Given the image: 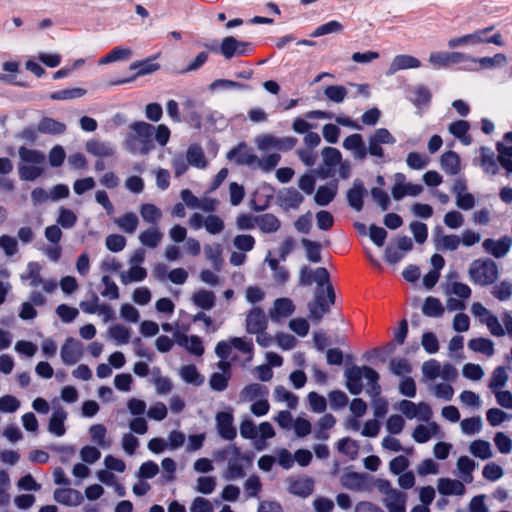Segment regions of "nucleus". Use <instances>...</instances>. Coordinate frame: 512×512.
<instances>
[{
    "instance_id": "nucleus-40",
    "label": "nucleus",
    "mask_w": 512,
    "mask_h": 512,
    "mask_svg": "<svg viewBox=\"0 0 512 512\" xmlns=\"http://www.w3.org/2000/svg\"><path fill=\"white\" fill-rule=\"evenodd\" d=\"M161 239L162 233L157 228L147 229L139 235L140 242L148 248L157 247Z\"/></svg>"
},
{
    "instance_id": "nucleus-34",
    "label": "nucleus",
    "mask_w": 512,
    "mask_h": 512,
    "mask_svg": "<svg viewBox=\"0 0 512 512\" xmlns=\"http://www.w3.org/2000/svg\"><path fill=\"white\" fill-rule=\"evenodd\" d=\"M438 429V425L436 422L430 423V428L425 425L419 424L415 427L412 437L417 443H426L432 437V434L435 433Z\"/></svg>"
},
{
    "instance_id": "nucleus-53",
    "label": "nucleus",
    "mask_w": 512,
    "mask_h": 512,
    "mask_svg": "<svg viewBox=\"0 0 512 512\" xmlns=\"http://www.w3.org/2000/svg\"><path fill=\"white\" fill-rule=\"evenodd\" d=\"M210 90H216L218 88H225V89H239V90H249L251 87L248 84H244L241 82L228 80V79H216L214 80L210 86Z\"/></svg>"
},
{
    "instance_id": "nucleus-56",
    "label": "nucleus",
    "mask_w": 512,
    "mask_h": 512,
    "mask_svg": "<svg viewBox=\"0 0 512 512\" xmlns=\"http://www.w3.org/2000/svg\"><path fill=\"white\" fill-rule=\"evenodd\" d=\"M76 222L77 216L72 210L63 207L60 209L57 223L61 227L69 229L72 228Z\"/></svg>"
},
{
    "instance_id": "nucleus-59",
    "label": "nucleus",
    "mask_w": 512,
    "mask_h": 512,
    "mask_svg": "<svg viewBox=\"0 0 512 512\" xmlns=\"http://www.w3.org/2000/svg\"><path fill=\"white\" fill-rule=\"evenodd\" d=\"M431 99L432 94L426 86L419 85L415 88L413 103L416 106L428 105L431 102Z\"/></svg>"
},
{
    "instance_id": "nucleus-29",
    "label": "nucleus",
    "mask_w": 512,
    "mask_h": 512,
    "mask_svg": "<svg viewBox=\"0 0 512 512\" xmlns=\"http://www.w3.org/2000/svg\"><path fill=\"white\" fill-rule=\"evenodd\" d=\"M256 225H258L262 232L272 233L276 232L280 228V221L275 215L266 213L257 216Z\"/></svg>"
},
{
    "instance_id": "nucleus-24",
    "label": "nucleus",
    "mask_w": 512,
    "mask_h": 512,
    "mask_svg": "<svg viewBox=\"0 0 512 512\" xmlns=\"http://www.w3.org/2000/svg\"><path fill=\"white\" fill-rule=\"evenodd\" d=\"M279 199L287 208L297 209L303 202L304 197L297 189L290 187L280 192Z\"/></svg>"
},
{
    "instance_id": "nucleus-23",
    "label": "nucleus",
    "mask_w": 512,
    "mask_h": 512,
    "mask_svg": "<svg viewBox=\"0 0 512 512\" xmlns=\"http://www.w3.org/2000/svg\"><path fill=\"white\" fill-rule=\"evenodd\" d=\"M337 194V183L330 185H321L318 187L314 201L319 206H326L333 201Z\"/></svg>"
},
{
    "instance_id": "nucleus-6",
    "label": "nucleus",
    "mask_w": 512,
    "mask_h": 512,
    "mask_svg": "<svg viewBox=\"0 0 512 512\" xmlns=\"http://www.w3.org/2000/svg\"><path fill=\"white\" fill-rule=\"evenodd\" d=\"M233 421L234 418L231 412L220 411L216 414V428L222 439L232 441L236 437L237 430Z\"/></svg>"
},
{
    "instance_id": "nucleus-42",
    "label": "nucleus",
    "mask_w": 512,
    "mask_h": 512,
    "mask_svg": "<svg viewBox=\"0 0 512 512\" xmlns=\"http://www.w3.org/2000/svg\"><path fill=\"white\" fill-rule=\"evenodd\" d=\"M337 449L340 453L347 455L354 460L358 456L359 446L355 440L344 437L338 441Z\"/></svg>"
},
{
    "instance_id": "nucleus-3",
    "label": "nucleus",
    "mask_w": 512,
    "mask_h": 512,
    "mask_svg": "<svg viewBox=\"0 0 512 512\" xmlns=\"http://www.w3.org/2000/svg\"><path fill=\"white\" fill-rule=\"evenodd\" d=\"M469 277L474 284L488 286L493 284L498 278L497 264L490 258L476 259L469 267Z\"/></svg>"
},
{
    "instance_id": "nucleus-11",
    "label": "nucleus",
    "mask_w": 512,
    "mask_h": 512,
    "mask_svg": "<svg viewBox=\"0 0 512 512\" xmlns=\"http://www.w3.org/2000/svg\"><path fill=\"white\" fill-rule=\"evenodd\" d=\"M367 194V190L361 180L357 179L353 182V186L347 191V201L349 205L356 211L363 209V198Z\"/></svg>"
},
{
    "instance_id": "nucleus-26",
    "label": "nucleus",
    "mask_w": 512,
    "mask_h": 512,
    "mask_svg": "<svg viewBox=\"0 0 512 512\" xmlns=\"http://www.w3.org/2000/svg\"><path fill=\"white\" fill-rule=\"evenodd\" d=\"M468 348L474 352H479L486 356H492L494 354V343L489 338H473L468 341Z\"/></svg>"
},
{
    "instance_id": "nucleus-46",
    "label": "nucleus",
    "mask_w": 512,
    "mask_h": 512,
    "mask_svg": "<svg viewBox=\"0 0 512 512\" xmlns=\"http://www.w3.org/2000/svg\"><path fill=\"white\" fill-rule=\"evenodd\" d=\"M147 277V271L145 268L139 265H133L127 274L121 275V281L123 284L130 282H141Z\"/></svg>"
},
{
    "instance_id": "nucleus-57",
    "label": "nucleus",
    "mask_w": 512,
    "mask_h": 512,
    "mask_svg": "<svg viewBox=\"0 0 512 512\" xmlns=\"http://www.w3.org/2000/svg\"><path fill=\"white\" fill-rule=\"evenodd\" d=\"M492 295L499 301L508 300L512 296V284L507 281L500 282L493 287Z\"/></svg>"
},
{
    "instance_id": "nucleus-9",
    "label": "nucleus",
    "mask_w": 512,
    "mask_h": 512,
    "mask_svg": "<svg viewBox=\"0 0 512 512\" xmlns=\"http://www.w3.org/2000/svg\"><path fill=\"white\" fill-rule=\"evenodd\" d=\"M364 366H352L345 370L346 388L352 395H359L363 390L362 378Z\"/></svg>"
},
{
    "instance_id": "nucleus-17",
    "label": "nucleus",
    "mask_w": 512,
    "mask_h": 512,
    "mask_svg": "<svg viewBox=\"0 0 512 512\" xmlns=\"http://www.w3.org/2000/svg\"><path fill=\"white\" fill-rule=\"evenodd\" d=\"M314 489V482L311 478H299L292 479L290 481L288 490L291 494L300 496V497H308Z\"/></svg>"
},
{
    "instance_id": "nucleus-4",
    "label": "nucleus",
    "mask_w": 512,
    "mask_h": 512,
    "mask_svg": "<svg viewBox=\"0 0 512 512\" xmlns=\"http://www.w3.org/2000/svg\"><path fill=\"white\" fill-rule=\"evenodd\" d=\"M219 51L226 59H231L235 56L249 55L253 51V47L250 42L240 41L233 36H227L223 38Z\"/></svg>"
},
{
    "instance_id": "nucleus-31",
    "label": "nucleus",
    "mask_w": 512,
    "mask_h": 512,
    "mask_svg": "<svg viewBox=\"0 0 512 512\" xmlns=\"http://www.w3.org/2000/svg\"><path fill=\"white\" fill-rule=\"evenodd\" d=\"M364 377L368 380L369 389L367 392L377 398L381 394V386L379 384V374L371 367L364 366Z\"/></svg>"
},
{
    "instance_id": "nucleus-44",
    "label": "nucleus",
    "mask_w": 512,
    "mask_h": 512,
    "mask_svg": "<svg viewBox=\"0 0 512 512\" xmlns=\"http://www.w3.org/2000/svg\"><path fill=\"white\" fill-rule=\"evenodd\" d=\"M87 93L86 89L83 88H67L52 92L50 94V99L52 100H69L80 98Z\"/></svg>"
},
{
    "instance_id": "nucleus-20",
    "label": "nucleus",
    "mask_w": 512,
    "mask_h": 512,
    "mask_svg": "<svg viewBox=\"0 0 512 512\" xmlns=\"http://www.w3.org/2000/svg\"><path fill=\"white\" fill-rule=\"evenodd\" d=\"M67 418V412L63 408L56 409L49 420L48 430L50 433L56 436H62L65 434L64 422Z\"/></svg>"
},
{
    "instance_id": "nucleus-49",
    "label": "nucleus",
    "mask_w": 512,
    "mask_h": 512,
    "mask_svg": "<svg viewBox=\"0 0 512 512\" xmlns=\"http://www.w3.org/2000/svg\"><path fill=\"white\" fill-rule=\"evenodd\" d=\"M230 378L231 372H228L227 374H221L219 372L213 373L209 380L211 389L217 392L224 391L228 387Z\"/></svg>"
},
{
    "instance_id": "nucleus-16",
    "label": "nucleus",
    "mask_w": 512,
    "mask_h": 512,
    "mask_svg": "<svg viewBox=\"0 0 512 512\" xmlns=\"http://www.w3.org/2000/svg\"><path fill=\"white\" fill-rule=\"evenodd\" d=\"M421 66V62L414 56L401 54L394 57L392 60L389 73H395L399 70L419 68Z\"/></svg>"
},
{
    "instance_id": "nucleus-25",
    "label": "nucleus",
    "mask_w": 512,
    "mask_h": 512,
    "mask_svg": "<svg viewBox=\"0 0 512 512\" xmlns=\"http://www.w3.org/2000/svg\"><path fill=\"white\" fill-rule=\"evenodd\" d=\"M192 302L203 310H210L215 306V295L212 291L200 289L192 295Z\"/></svg>"
},
{
    "instance_id": "nucleus-39",
    "label": "nucleus",
    "mask_w": 512,
    "mask_h": 512,
    "mask_svg": "<svg viewBox=\"0 0 512 512\" xmlns=\"http://www.w3.org/2000/svg\"><path fill=\"white\" fill-rule=\"evenodd\" d=\"M115 223L126 233L133 234L138 226L139 220L136 214L128 212L115 220Z\"/></svg>"
},
{
    "instance_id": "nucleus-63",
    "label": "nucleus",
    "mask_w": 512,
    "mask_h": 512,
    "mask_svg": "<svg viewBox=\"0 0 512 512\" xmlns=\"http://www.w3.org/2000/svg\"><path fill=\"white\" fill-rule=\"evenodd\" d=\"M421 344L424 350L429 354H434L439 350V342L433 332H425L422 335Z\"/></svg>"
},
{
    "instance_id": "nucleus-55",
    "label": "nucleus",
    "mask_w": 512,
    "mask_h": 512,
    "mask_svg": "<svg viewBox=\"0 0 512 512\" xmlns=\"http://www.w3.org/2000/svg\"><path fill=\"white\" fill-rule=\"evenodd\" d=\"M109 334L120 344H126L130 339V330L121 324L111 326L109 328Z\"/></svg>"
},
{
    "instance_id": "nucleus-19",
    "label": "nucleus",
    "mask_w": 512,
    "mask_h": 512,
    "mask_svg": "<svg viewBox=\"0 0 512 512\" xmlns=\"http://www.w3.org/2000/svg\"><path fill=\"white\" fill-rule=\"evenodd\" d=\"M440 164L445 173L451 176L457 175L461 169L460 157L454 151L443 153L440 158Z\"/></svg>"
},
{
    "instance_id": "nucleus-62",
    "label": "nucleus",
    "mask_w": 512,
    "mask_h": 512,
    "mask_svg": "<svg viewBox=\"0 0 512 512\" xmlns=\"http://www.w3.org/2000/svg\"><path fill=\"white\" fill-rule=\"evenodd\" d=\"M234 246L243 252L251 251L255 246V238L249 234H240L234 238Z\"/></svg>"
},
{
    "instance_id": "nucleus-47",
    "label": "nucleus",
    "mask_w": 512,
    "mask_h": 512,
    "mask_svg": "<svg viewBox=\"0 0 512 512\" xmlns=\"http://www.w3.org/2000/svg\"><path fill=\"white\" fill-rule=\"evenodd\" d=\"M343 30V25L336 21L331 20L326 22L320 26H318L311 34V37H320L330 33H339Z\"/></svg>"
},
{
    "instance_id": "nucleus-36",
    "label": "nucleus",
    "mask_w": 512,
    "mask_h": 512,
    "mask_svg": "<svg viewBox=\"0 0 512 512\" xmlns=\"http://www.w3.org/2000/svg\"><path fill=\"white\" fill-rule=\"evenodd\" d=\"M267 394V387L258 383L248 384L241 391L242 398L249 401L266 396Z\"/></svg>"
},
{
    "instance_id": "nucleus-52",
    "label": "nucleus",
    "mask_w": 512,
    "mask_h": 512,
    "mask_svg": "<svg viewBox=\"0 0 512 512\" xmlns=\"http://www.w3.org/2000/svg\"><path fill=\"white\" fill-rule=\"evenodd\" d=\"M483 42V37H480V34L476 31L471 34H467L461 37L452 38L448 42V46L450 48H454L464 44H479Z\"/></svg>"
},
{
    "instance_id": "nucleus-60",
    "label": "nucleus",
    "mask_w": 512,
    "mask_h": 512,
    "mask_svg": "<svg viewBox=\"0 0 512 512\" xmlns=\"http://www.w3.org/2000/svg\"><path fill=\"white\" fill-rule=\"evenodd\" d=\"M308 401L312 411L316 413H323L327 408L325 397L315 391L308 394Z\"/></svg>"
},
{
    "instance_id": "nucleus-10",
    "label": "nucleus",
    "mask_w": 512,
    "mask_h": 512,
    "mask_svg": "<svg viewBox=\"0 0 512 512\" xmlns=\"http://www.w3.org/2000/svg\"><path fill=\"white\" fill-rule=\"evenodd\" d=\"M56 502L65 506H78L84 498L80 491L73 488H57L54 491Z\"/></svg>"
},
{
    "instance_id": "nucleus-38",
    "label": "nucleus",
    "mask_w": 512,
    "mask_h": 512,
    "mask_svg": "<svg viewBox=\"0 0 512 512\" xmlns=\"http://www.w3.org/2000/svg\"><path fill=\"white\" fill-rule=\"evenodd\" d=\"M470 452L482 460L489 459L492 456L490 443L481 439L474 440L470 444Z\"/></svg>"
},
{
    "instance_id": "nucleus-58",
    "label": "nucleus",
    "mask_w": 512,
    "mask_h": 512,
    "mask_svg": "<svg viewBox=\"0 0 512 512\" xmlns=\"http://www.w3.org/2000/svg\"><path fill=\"white\" fill-rule=\"evenodd\" d=\"M204 227L208 233L216 235L223 231L224 222L217 215H208L205 218V226Z\"/></svg>"
},
{
    "instance_id": "nucleus-54",
    "label": "nucleus",
    "mask_w": 512,
    "mask_h": 512,
    "mask_svg": "<svg viewBox=\"0 0 512 512\" xmlns=\"http://www.w3.org/2000/svg\"><path fill=\"white\" fill-rule=\"evenodd\" d=\"M187 162L195 167L202 168L205 166V156L200 147H190L186 154Z\"/></svg>"
},
{
    "instance_id": "nucleus-35",
    "label": "nucleus",
    "mask_w": 512,
    "mask_h": 512,
    "mask_svg": "<svg viewBox=\"0 0 512 512\" xmlns=\"http://www.w3.org/2000/svg\"><path fill=\"white\" fill-rule=\"evenodd\" d=\"M301 244L306 250V257L312 263H319L322 261L321 257V244L307 238H302Z\"/></svg>"
},
{
    "instance_id": "nucleus-2",
    "label": "nucleus",
    "mask_w": 512,
    "mask_h": 512,
    "mask_svg": "<svg viewBox=\"0 0 512 512\" xmlns=\"http://www.w3.org/2000/svg\"><path fill=\"white\" fill-rule=\"evenodd\" d=\"M129 128L133 133L127 135V146L132 152H138L142 155L148 154L154 148L155 127L144 121H135Z\"/></svg>"
},
{
    "instance_id": "nucleus-43",
    "label": "nucleus",
    "mask_w": 512,
    "mask_h": 512,
    "mask_svg": "<svg viewBox=\"0 0 512 512\" xmlns=\"http://www.w3.org/2000/svg\"><path fill=\"white\" fill-rule=\"evenodd\" d=\"M486 151H488L486 147H481L482 154L480 158V165L486 173L496 175L499 172V167L494 158V154H486Z\"/></svg>"
},
{
    "instance_id": "nucleus-13",
    "label": "nucleus",
    "mask_w": 512,
    "mask_h": 512,
    "mask_svg": "<svg viewBox=\"0 0 512 512\" xmlns=\"http://www.w3.org/2000/svg\"><path fill=\"white\" fill-rule=\"evenodd\" d=\"M511 246V239L508 236H504L499 240L486 239L483 242L484 249L492 254L495 258L504 257Z\"/></svg>"
},
{
    "instance_id": "nucleus-37",
    "label": "nucleus",
    "mask_w": 512,
    "mask_h": 512,
    "mask_svg": "<svg viewBox=\"0 0 512 512\" xmlns=\"http://www.w3.org/2000/svg\"><path fill=\"white\" fill-rule=\"evenodd\" d=\"M295 311V306L289 298H278L274 302L273 317H288Z\"/></svg>"
},
{
    "instance_id": "nucleus-21",
    "label": "nucleus",
    "mask_w": 512,
    "mask_h": 512,
    "mask_svg": "<svg viewBox=\"0 0 512 512\" xmlns=\"http://www.w3.org/2000/svg\"><path fill=\"white\" fill-rule=\"evenodd\" d=\"M449 132L464 145H470L472 142L471 136L468 134L470 124L465 120H457L449 125Z\"/></svg>"
},
{
    "instance_id": "nucleus-12",
    "label": "nucleus",
    "mask_w": 512,
    "mask_h": 512,
    "mask_svg": "<svg viewBox=\"0 0 512 512\" xmlns=\"http://www.w3.org/2000/svg\"><path fill=\"white\" fill-rule=\"evenodd\" d=\"M464 60L460 52H433L429 56V62L435 68L446 67L452 63H459Z\"/></svg>"
},
{
    "instance_id": "nucleus-5",
    "label": "nucleus",
    "mask_w": 512,
    "mask_h": 512,
    "mask_svg": "<svg viewBox=\"0 0 512 512\" xmlns=\"http://www.w3.org/2000/svg\"><path fill=\"white\" fill-rule=\"evenodd\" d=\"M62 362L67 366L76 364L83 355V345L73 337H68L60 351Z\"/></svg>"
},
{
    "instance_id": "nucleus-33",
    "label": "nucleus",
    "mask_w": 512,
    "mask_h": 512,
    "mask_svg": "<svg viewBox=\"0 0 512 512\" xmlns=\"http://www.w3.org/2000/svg\"><path fill=\"white\" fill-rule=\"evenodd\" d=\"M180 374L186 383L200 386L204 382V377L198 372L193 364L182 366Z\"/></svg>"
},
{
    "instance_id": "nucleus-27",
    "label": "nucleus",
    "mask_w": 512,
    "mask_h": 512,
    "mask_svg": "<svg viewBox=\"0 0 512 512\" xmlns=\"http://www.w3.org/2000/svg\"><path fill=\"white\" fill-rule=\"evenodd\" d=\"M132 56V50L128 47L116 46L99 60V64H108L115 61L128 60Z\"/></svg>"
},
{
    "instance_id": "nucleus-28",
    "label": "nucleus",
    "mask_w": 512,
    "mask_h": 512,
    "mask_svg": "<svg viewBox=\"0 0 512 512\" xmlns=\"http://www.w3.org/2000/svg\"><path fill=\"white\" fill-rule=\"evenodd\" d=\"M422 312L427 317H441L444 314V307L438 298L428 296L424 300Z\"/></svg>"
},
{
    "instance_id": "nucleus-51",
    "label": "nucleus",
    "mask_w": 512,
    "mask_h": 512,
    "mask_svg": "<svg viewBox=\"0 0 512 512\" xmlns=\"http://www.w3.org/2000/svg\"><path fill=\"white\" fill-rule=\"evenodd\" d=\"M275 396L278 400L285 401L290 409H295L298 404V397L286 390L282 385L276 386L274 390Z\"/></svg>"
},
{
    "instance_id": "nucleus-30",
    "label": "nucleus",
    "mask_w": 512,
    "mask_h": 512,
    "mask_svg": "<svg viewBox=\"0 0 512 512\" xmlns=\"http://www.w3.org/2000/svg\"><path fill=\"white\" fill-rule=\"evenodd\" d=\"M20 159L25 163L32 165H39L45 162V155L36 149H29L25 146H21L18 150Z\"/></svg>"
},
{
    "instance_id": "nucleus-18",
    "label": "nucleus",
    "mask_w": 512,
    "mask_h": 512,
    "mask_svg": "<svg viewBox=\"0 0 512 512\" xmlns=\"http://www.w3.org/2000/svg\"><path fill=\"white\" fill-rule=\"evenodd\" d=\"M438 492L442 495H462L465 491L464 484L456 479L440 478L437 485Z\"/></svg>"
},
{
    "instance_id": "nucleus-8",
    "label": "nucleus",
    "mask_w": 512,
    "mask_h": 512,
    "mask_svg": "<svg viewBox=\"0 0 512 512\" xmlns=\"http://www.w3.org/2000/svg\"><path fill=\"white\" fill-rule=\"evenodd\" d=\"M228 159H235L237 165L254 166L259 158L248 149L246 143H240L227 154Z\"/></svg>"
},
{
    "instance_id": "nucleus-7",
    "label": "nucleus",
    "mask_w": 512,
    "mask_h": 512,
    "mask_svg": "<svg viewBox=\"0 0 512 512\" xmlns=\"http://www.w3.org/2000/svg\"><path fill=\"white\" fill-rule=\"evenodd\" d=\"M268 320L265 312L260 307H253L246 317V331L249 334H254L266 330Z\"/></svg>"
},
{
    "instance_id": "nucleus-48",
    "label": "nucleus",
    "mask_w": 512,
    "mask_h": 512,
    "mask_svg": "<svg viewBox=\"0 0 512 512\" xmlns=\"http://www.w3.org/2000/svg\"><path fill=\"white\" fill-rule=\"evenodd\" d=\"M322 157L324 164L329 168H334L341 163V152L334 147H325L322 150Z\"/></svg>"
},
{
    "instance_id": "nucleus-41",
    "label": "nucleus",
    "mask_w": 512,
    "mask_h": 512,
    "mask_svg": "<svg viewBox=\"0 0 512 512\" xmlns=\"http://www.w3.org/2000/svg\"><path fill=\"white\" fill-rule=\"evenodd\" d=\"M140 214L144 221L151 224H157V222L162 217L161 210L154 204L150 203H145L141 205Z\"/></svg>"
},
{
    "instance_id": "nucleus-50",
    "label": "nucleus",
    "mask_w": 512,
    "mask_h": 512,
    "mask_svg": "<svg viewBox=\"0 0 512 512\" xmlns=\"http://www.w3.org/2000/svg\"><path fill=\"white\" fill-rule=\"evenodd\" d=\"M324 93L329 100L341 103L347 96V89L341 85H329L325 88Z\"/></svg>"
},
{
    "instance_id": "nucleus-64",
    "label": "nucleus",
    "mask_w": 512,
    "mask_h": 512,
    "mask_svg": "<svg viewBox=\"0 0 512 512\" xmlns=\"http://www.w3.org/2000/svg\"><path fill=\"white\" fill-rule=\"evenodd\" d=\"M105 244L111 252H120L126 245V239L120 234H110L106 237Z\"/></svg>"
},
{
    "instance_id": "nucleus-15",
    "label": "nucleus",
    "mask_w": 512,
    "mask_h": 512,
    "mask_svg": "<svg viewBox=\"0 0 512 512\" xmlns=\"http://www.w3.org/2000/svg\"><path fill=\"white\" fill-rule=\"evenodd\" d=\"M130 70H137L135 75L129 79L117 81L115 84L130 82L137 76H144L157 71L160 68L158 63L153 62L152 58L136 61L130 65Z\"/></svg>"
},
{
    "instance_id": "nucleus-45",
    "label": "nucleus",
    "mask_w": 512,
    "mask_h": 512,
    "mask_svg": "<svg viewBox=\"0 0 512 512\" xmlns=\"http://www.w3.org/2000/svg\"><path fill=\"white\" fill-rule=\"evenodd\" d=\"M18 173L21 180L34 181L44 173V168L37 165H21Z\"/></svg>"
},
{
    "instance_id": "nucleus-22",
    "label": "nucleus",
    "mask_w": 512,
    "mask_h": 512,
    "mask_svg": "<svg viewBox=\"0 0 512 512\" xmlns=\"http://www.w3.org/2000/svg\"><path fill=\"white\" fill-rule=\"evenodd\" d=\"M37 131L42 134L59 135L66 131V125L50 117H43L37 126Z\"/></svg>"
},
{
    "instance_id": "nucleus-61",
    "label": "nucleus",
    "mask_w": 512,
    "mask_h": 512,
    "mask_svg": "<svg viewBox=\"0 0 512 512\" xmlns=\"http://www.w3.org/2000/svg\"><path fill=\"white\" fill-rule=\"evenodd\" d=\"M461 239L457 235H443L436 245L438 250L455 251L460 245Z\"/></svg>"
},
{
    "instance_id": "nucleus-14",
    "label": "nucleus",
    "mask_w": 512,
    "mask_h": 512,
    "mask_svg": "<svg viewBox=\"0 0 512 512\" xmlns=\"http://www.w3.org/2000/svg\"><path fill=\"white\" fill-rule=\"evenodd\" d=\"M368 475L365 473H358L353 471H346L341 476V484L343 487L350 490H362L366 488Z\"/></svg>"
},
{
    "instance_id": "nucleus-32",
    "label": "nucleus",
    "mask_w": 512,
    "mask_h": 512,
    "mask_svg": "<svg viewBox=\"0 0 512 512\" xmlns=\"http://www.w3.org/2000/svg\"><path fill=\"white\" fill-rule=\"evenodd\" d=\"M86 150L88 153L100 156V157H108L114 154L113 148L99 140H90L86 143Z\"/></svg>"
},
{
    "instance_id": "nucleus-1",
    "label": "nucleus",
    "mask_w": 512,
    "mask_h": 512,
    "mask_svg": "<svg viewBox=\"0 0 512 512\" xmlns=\"http://www.w3.org/2000/svg\"><path fill=\"white\" fill-rule=\"evenodd\" d=\"M298 282L300 286H310L313 282L317 283L314 300L308 303V309L311 320L319 323L336 301L335 290L330 281L328 270L325 267H318L312 271L308 266H303L300 269Z\"/></svg>"
}]
</instances>
